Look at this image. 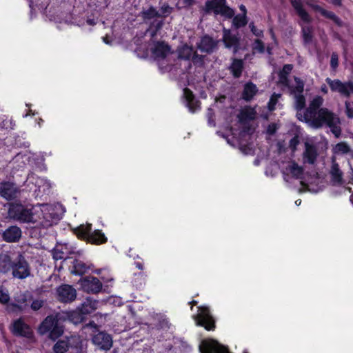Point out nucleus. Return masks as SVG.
Wrapping results in <instances>:
<instances>
[{
  "label": "nucleus",
  "instance_id": "1",
  "mask_svg": "<svg viewBox=\"0 0 353 353\" xmlns=\"http://www.w3.org/2000/svg\"><path fill=\"white\" fill-rule=\"evenodd\" d=\"M8 214L14 220L22 223H32L37 227L48 228L57 223L59 215L52 205L41 204L26 208L21 204H12Z\"/></svg>",
  "mask_w": 353,
  "mask_h": 353
},
{
  "label": "nucleus",
  "instance_id": "2",
  "mask_svg": "<svg viewBox=\"0 0 353 353\" xmlns=\"http://www.w3.org/2000/svg\"><path fill=\"white\" fill-rule=\"evenodd\" d=\"M323 103V99L320 96H316L310 102L309 107L303 114H296L297 118L309 124L314 128H320L326 125L331 129L336 137L341 134V128L339 117L327 108H320Z\"/></svg>",
  "mask_w": 353,
  "mask_h": 353
},
{
  "label": "nucleus",
  "instance_id": "3",
  "mask_svg": "<svg viewBox=\"0 0 353 353\" xmlns=\"http://www.w3.org/2000/svg\"><path fill=\"white\" fill-rule=\"evenodd\" d=\"M59 314L48 316L41 323L39 332L41 335L49 334V338L55 341L63 333V327L60 324Z\"/></svg>",
  "mask_w": 353,
  "mask_h": 353
},
{
  "label": "nucleus",
  "instance_id": "4",
  "mask_svg": "<svg viewBox=\"0 0 353 353\" xmlns=\"http://www.w3.org/2000/svg\"><path fill=\"white\" fill-rule=\"evenodd\" d=\"M91 224L81 225L77 229V234L79 237L86 239L94 244H101L106 242L107 238L100 230L91 232Z\"/></svg>",
  "mask_w": 353,
  "mask_h": 353
},
{
  "label": "nucleus",
  "instance_id": "5",
  "mask_svg": "<svg viewBox=\"0 0 353 353\" xmlns=\"http://www.w3.org/2000/svg\"><path fill=\"white\" fill-rule=\"evenodd\" d=\"M205 12H213L215 14H221L227 18H232L234 11L226 6V0H208L205 3Z\"/></svg>",
  "mask_w": 353,
  "mask_h": 353
},
{
  "label": "nucleus",
  "instance_id": "6",
  "mask_svg": "<svg viewBox=\"0 0 353 353\" xmlns=\"http://www.w3.org/2000/svg\"><path fill=\"white\" fill-rule=\"evenodd\" d=\"M325 81L332 92H338L345 97L353 95V81L342 82L339 79L332 80L329 77L326 78Z\"/></svg>",
  "mask_w": 353,
  "mask_h": 353
},
{
  "label": "nucleus",
  "instance_id": "7",
  "mask_svg": "<svg viewBox=\"0 0 353 353\" xmlns=\"http://www.w3.org/2000/svg\"><path fill=\"white\" fill-rule=\"evenodd\" d=\"M12 274L14 278L19 279H24L30 276V266L25 257L21 254H19L14 261Z\"/></svg>",
  "mask_w": 353,
  "mask_h": 353
},
{
  "label": "nucleus",
  "instance_id": "8",
  "mask_svg": "<svg viewBox=\"0 0 353 353\" xmlns=\"http://www.w3.org/2000/svg\"><path fill=\"white\" fill-rule=\"evenodd\" d=\"M196 321L197 325L203 326L208 330H211L214 327V321L206 307L199 308Z\"/></svg>",
  "mask_w": 353,
  "mask_h": 353
},
{
  "label": "nucleus",
  "instance_id": "9",
  "mask_svg": "<svg viewBox=\"0 0 353 353\" xmlns=\"http://www.w3.org/2000/svg\"><path fill=\"white\" fill-rule=\"evenodd\" d=\"M153 57L157 61L166 59L172 53L170 46L164 41H157L151 48Z\"/></svg>",
  "mask_w": 353,
  "mask_h": 353
},
{
  "label": "nucleus",
  "instance_id": "10",
  "mask_svg": "<svg viewBox=\"0 0 353 353\" xmlns=\"http://www.w3.org/2000/svg\"><path fill=\"white\" fill-rule=\"evenodd\" d=\"M199 349L201 353H229L225 347L212 339L203 341Z\"/></svg>",
  "mask_w": 353,
  "mask_h": 353
},
{
  "label": "nucleus",
  "instance_id": "11",
  "mask_svg": "<svg viewBox=\"0 0 353 353\" xmlns=\"http://www.w3.org/2000/svg\"><path fill=\"white\" fill-rule=\"evenodd\" d=\"M92 341L95 346L102 350H108L112 345L111 336L103 332L94 334Z\"/></svg>",
  "mask_w": 353,
  "mask_h": 353
},
{
  "label": "nucleus",
  "instance_id": "12",
  "mask_svg": "<svg viewBox=\"0 0 353 353\" xmlns=\"http://www.w3.org/2000/svg\"><path fill=\"white\" fill-rule=\"evenodd\" d=\"M19 194L20 190L14 183L5 182L0 185V194L7 200L14 199L17 198Z\"/></svg>",
  "mask_w": 353,
  "mask_h": 353
},
{
  "label": "nucleus",
  "instance_id": "13",
  "mask_svg": "<svg viewBox=\"0 0 353 353\" xmlns=\"http://www.w3.org/2000/svg\"><path fill=\"white\" fill-rule=\"evenodd\" d=\"M59 299L61 302H71L74 301L77 296L76 290L69 285H62L57 290Z\"/></svg>",
  "mask_w": 353,
  "mask_h": 353
},
{
  "label": "nucleus",
  "instance_id": "14",
  "mask_svg": "<svg viewBox=\"0 0 353 353\" xmlns=\"http://www.w3.org/2000/svg\"><path fill=\"white\" fill-rule=\"evenodd\" d=\"M81 287L87 292L97 293L101 291L102 283L99 279L90 276L81 281Z\"/></svg>",
  "mask_w": 353,
  "mask_h": 353
},
{
  "label": "nucleus",
  "instance_id": "15",
  "mask_svg": "<svg viewBox=\"0 0 353 353\" xmlns=\"http://www.w3.org/2000/svg\"><path fill=\"white\" fill-rule=\"evenodd\" d=\"M223 41L227 48H233L234 53L238 51L239 38L236 34H232L230 30L226 29L223 30Z\"/></svg>",
  "mask_w": 353,
  "mask_h": 353
},
{
  "label": "nucleus",
  "instance_id": "16",
  "mask_svg": "<svg viewBox=\"0 0 353 353\" xmlns=\"http://www.w3.org/2000/svg\"><path fill=\"white\" fill-rule=\"evenodd\" d=\"M74 252L68 244L57 245L52 250L53 259L56 261L66 259L68 256Z\"/></svg>",
  "mask_w": 353,
  "mask_h": 353
},
{
  "label": "nucleus",
  "instance_id": "17",
  "mask_svg": "<svg viewBox=\"0 0 353 353\" xmlns=\"http://www.w3.org/2000/svg\"><path fill=\"white\" fill-rule=\"evenodd\" d=\"M21 236V230L17 226H10L2 234L3 240L6 242H17Z\"/></svg>",
  "mask_w": 353,
  "mask_h": 353
},
{
  "label": "nucleus",
  "instance_id": "18",
  "mask_svg": "<svg viewBox=\"0 0 353 353\" xmlns=\"http://www.w3.org/2000/svg\"><path fill=\"white\" fill-rule=\"evenodd\" d=\"M332 182L334 185H341L343 183V172L341 170L339 164L335 158L332 159V165L330 170Z\"/></svg>",
  "mask_w": 353,
  "mask_h": 353
},
{
  "label": "nucleus",
  "instance_id": "19",
  "mask_svg": "<svg viewBox=\"0 0 353 353\" xmlns=\"http://www.w3.org/2000/svg\"><path fill=\"white\" fill-rule=\"evenodd\" d=\"M318 153L316 148L312 144L306 142L305 143V151L303 154L304 163L314 164L317 158Z\"/></svg>",
  "mask_w": 353,
  "mask_h": 353
},
{
  "label": "nucleus",
  "instance_id": "20",
  "mask_svg": "<svg viewBox=\"0 0 353 353\" xmlns=\"http://www.w3.org/2000/svg\"><path fill=\"white\" fill-rule=\"evenodd\" d=\"M79 341H80V338L77 336H72L68 338L67 341L59 340L54 344L53 350L55 353H65L68 351L70 345L72 344V342Z\"/></svg>",
  "mask_w": 353,
  "mask_h": 353
},
{
  "label": "nucleus",
  "instance_id": "21",
  "mask_svg": "<svg viewBox=\"0 0 353 353\" xmlns=\"http://www.w3.org/2000/svg\"><path fill=\"white\" fill-rule=\"evenodd\" d=\"M15 303H12L8 306L9 311H17L25 310L27 307V296L26 294L20 292L14 297Z\"/></svg>",
  "mask_w": 353,
  "mask_h": 353
},
{
  "label": "nucleus",
  "instance_id": "22",
  "mask_svg": "<svg viewBox=\"0 0 353 353\" xmlns=\"http://www.w3.org/2000/svg\"><path fill=\"white\" fill-rule=\"evenodd\" d=\"M12 332L14 334L28 337L32 334L30 327L21 319L14 322Z\"/></svg>",
  "mask_w": 353,
  "mask_h": 353
},
{
  "label": "nucleus",
  "instance_id": "23",
  "mask_svg": "<svg viewBox=\"0 0 353 353\" xmlns=\"http://www.w3.org/2000/svg\"><path fill=\"white\" fill-rule=\"evenodd\" d=\"M217 43L212 38L208 36H204L198 43V48L201 52H212L216 47Z\"/></svg>",
  "mask_w": 353,
  "mask_h": 353
},
{
  "label": "nucleus",
  "instance_id": "24",
  "mask_svg": "<svg viewBox=\"0 0 353 353\" xmlns=\"http://www.w3.org/2000/svg\"><path fill=\"white\" fill-rule=\"evenodd\" d=\"M291 3L297 14L303 22L309 23L311 21V17L304 9L302 1L301 0H291Z\"/></svg>",
  "mask_w": 353,
  "mask_h": 353
},
{
  "label": "nucleus",
  "instance_id": "25",
  "mask_svg": "<svg viewBox=\"0 0 353 353\" xmlns=\"http://www.w3.org/2000/svg\"><path fill=\"white\" fill-rule=\"evenodd\" d=\"M14 261L6 252L0 253V272L7 273L12 269Z\"/></svg>",
  "mask_w": 353,
  "mask_h": 353
},
{
  "label": "nucleus",
  "instance_id": "26",
  "mask_svg": "<svg viewBox=\"0 0 353 353\" xmlns=\"http://www.w3.org/2000/svg\"><path fill=\"white\" fill-rule=\"evenodd\" d=\"M72 274L77 275H82L85 274L89 269V266L79 259H74L72 262V265L70 267Z\"/></svg>",
  "mask_w": 353,
  "mask_h": 353
},
{
  "label": "nucleus",
  "instance_id": "27",
  "mask_svg": "<svg viewBox=\"0 0 353 353\" xmlns=\"http://www.w3.org/2000/svg\"><path fill=\"white\" fill-rule=\"evenodd\" d=\"M183 95L190 111L194 112L199 108V102L194 99L192 92L188 88L183 90Z\"/></svg>",
  "mask_w": 353,
  "mask_h": 353
},
{
  "label": "nucleus",
  "instance_id": "28",
  "mask_svg": "<svg viewBox=\"0 0 353 353\" xmlns=\"http://www.w3.org/2000/svg\"><path fill=\"white\" fill-rule=\"evenodd\" d=\"M231 73L235 78H239L242 74L243 69V61L241 59H233L229 68Z\"/></svg>",
  "mask_w": 353,
  "mask_h": 353
},
{
  "label": "nucleus",
  "instance_id": "29",
  "mask_svg": "<svg viewBox=\"0 0 353 353\" xmlns=\"http://www.w3.org/2000/svg\"><path fill=\"white\" fill-rule=\"evenodd\" d=\"M258 89L253 83H247L244 86V90L242 94L243 99L246 101L251 100L254 96L257 93Z\"/></svg>",
  "mask_w": 353,
  "mask_h": 353
},
{
  "label": "nucleus",
  "instance_id": "30",
  "mask_svg": "<svg viewBox=\"0 0 353 353\" xmlns=\"http://www.w3.org/2000/svg\"><path fill=\"white\" fill-rule=\"evenodd\" d=\"M98 307V301L90 299L86 301L79 307L85 314H90L96 310Z\"/></svg>",
  "mask_w": 353,
  "mask_h": 353
},
{
  "label": "nucleus",
  "instance_id": "31",
  "mask_svg": "<svg viewBox=\"0 0 353 353\" xmlns=\"http://www.w3.org/2000/svg\"><path fill=\"white\" fill-rule=\"evenodd\" d=\"M84 315L85 314L83 313L81 310L78 308L76 310L68 313L67 317L71 323L77 325L83 322L84 320Z\"/></svg>",
  "mask_w": 353,
  "mask_h": 353
},
{
  "label": "nucleus",
  "instance_id": "32",
  "mask_svg": "<svg viewBox=\"0 0 353 353\" xmlns=\"http://www.w3.org/2000/svg\"><path fill=\"white\" fill-rule=\"evenodd\" d=\"M178 57L181 59L188 60L193 55H195V52H194L193 48L192 47L188 46V45H183L181 48L178 49Z\"/></svg>",
  "mask_w": 353,
  "mask_h": 353
},
{
  "label": "nucleus",
  "instance_id": "33",
  "mask_svg": "<svg viewBox=\"0 0 353 353\" xmlns=\"http://www.w3.org/2000/svg\"><path fill=\"white\" fill-rule=\"evenodd\" d=\"M256 112L254 108L245 107L243 108L239 115V119L241 121H251L255 119Z\"/></svg>",
  "mask_w": 353,
  "mask_h": 353
},
{
  "label": "nucleus",
  "instance_id": "34",
  "mask_svg": "<svg viewBox=\"0 0 353 353\" xmlns=\"http://www.w3.org/2000/svg\"><path fill=\"white\" fill-rule=\"evenodd\" d=\"M286 171L289 172L294 177L301 179L303 169L295 162H292L287 166Z\"/></svg>",
  "mask_w": 353,
  "mask_h": 353
},
{
  "label": "nucleus",
  "instance_id": "35",
  "mask_svg": "<svg viewBox=\"0 0 353 353\" xmlns=\"http://www.w3.org/2000/svg\"><path fill=\"white\" fill-rule=\"evenodd\" d=\"M36 185L40 193L48 194L51 188V183L45 179L39 178L36 181Z\"/></svg>",
  "mask_w": 353,
  "mask_h": 353
},
{
  "label": "nucleus",
  "instance_id": "36",
  "mask_svg": "<svg viewBox=\"0 0 353 353\" xmlns=\"http://www.w3.org/2000/svg\"><path fill=\"white\" fill-rule=\"evenodd\" d=\"M314 8L315 10L320 12L325 17L332 19L333 21H334L338 25L341 24L340 19L335 15V14L334 12L326 10L323 9V8L320 7L319 6H314Z\"/></svg>",
  "mask_w": 353,
  "mask_h": 353
},
{
  "label": "nucleus",
  "instance_id": "37",
  "mask_svg": "<svg viewBox=\"0 0 353 353\" xmlns=\"http://www.w3.org/2000/svg\"><path fill=\"white\" fill-rule=\"evenodd\" d=\"M304 83L298 77H294V82L289 85L292 93L301 94L303 91Z\"/></svg>",
  "mask_w": 353,
  "mask_h": 353
},
{
  "label": "nucleus",
  "instance_id": "38",
  "mask_svg": "<svg viewBox=\"0 0 353 353\" xmlns=\"http://www.w3.org/2000/svg\"><path fill=\"white\" fill-rule=\"evenodd\" d=\"M302 34L304 43L309 44L312 41L313 28L310 26H304L302 27Z\"/></svg>",
  "mask_w": 353,
  "mask_h": 353
},
{
  "label": "nucleus",
  "instance_id": "39",
  "mask_svg": "<svg viewBox=\"0 0 353 353\" xmlns=\"http://www.w3.org/2000/svg\"><path fill=\"white\" fill-rule=\"evenodd\" d=\"M294 99H295V108L297 110V114L301 113L303 114L301 111L305 108V99L304 96L301 94H294Z\"/></svg>",
  "mask_w": 353,
  "mask_h": 353
},
{
  "label": "nucleus",
  "instance_id": "40",
  "mask_svg": "<svg viewBox=\"0 0 353 353\" xmlns=\"http://www.w3.org/2000/svg\"><path fill=\"white\" fill-rule=\"evenodd\" d=\"M350 148L345 142L337 143L334 148V152L336 154H347L350 152Z\"/></svg>",
  "mask_w": 353,
  "mask_h": 353
},
{
  "label": "nucleus",
  "instance_id": "41",
  "mask_svg": "<svg viewBox=\"0 0 353 353\" xmlns=\"http://www.w3.org/2000/svg\"><path fill=\"white\" fill-rule=\"evenodd\" d=\"M247 23L246 15L238 14L233 19V25L236 28H240L244 26Z\"/></svg>",
  "mask_w": 353,
  "mask_h": 353
},
{
  "label": "nucleus",
  "instance_id": "42",
  "mask_svg": "<svg viewBox=\"0 0 353 353\" xmlns=\"http://www.w3.org/2000/svg\"><path fill=\"white\" fill-rule=\"evenodd\" d=\"M143 17L144 19H151L159 16V12L152 7L143 11Z\"/></svg>",
  "mask_w": 353,
  "mask_h": 353
},
{
  "label": "nucleus",
  "instance_id": "43",
  "mask_svg": "<svg viewBox=\"0 0 353 353\" xmlns=\"http://www.w3.org/2000/svg\"><path fill=\"white\" fill-rule=\"evenodd\" d=\"M281 97L280 94H273L268 103V108L270 110H274V106L277 103L278 99Z\"/></svg>",
  "mask_w": 353,
  "mask_h": 353
},
{
  "label": "nucleus",
  "instance_id": "44",
  "mask_svg": "<svg viewBox=\"0 0 353 353\" xmlns=\"http://www.w3.org/2000/svg\"><path fill=\"white\" fill-rule=\"evenodd\" d=\"M339 65V57L336 52H333L331 55L330 66L333 70H336Z\"/></svg>",
  "mask_w": 353,
  "mask_h": 353
},
{
  "label": "nucleus",
  "instance_id": "45",
  "mask_svg": "<svg viewBox=\"0 0 353 353\" xmlns=\"http://www.w3.org/2000/svg\"><path fill=\"white\" fill-rule=\"evenodd\" d=\"M43 305V301L41 299L34 300L31 303V308L34 310H39Z\"/></svg>",
  "mask_w": 353,
  "mask_h": 353
},
{
  "label": "nucleus",
  "instance_id": "46",
  "mask_svg": "<svg viewBox=\"0 0 353 353\" xmlns=\"http://www.w3.org/2000/svg\"><path fill=\"white\" fill-rule=\"evenodd\" d=\"M346 110L345 113L348 118L352 119L353 118V103L350 102H346Z\"/></svg>",
  "mask_w": 353,
  "mask_h": 353
},
{
  "label": "nucleus",
  "instance_id": "47",
  "mask_svg": "<svg viewBox=\"0 0 353 353\" xmlns=\"http://www.w3.org/2000/svg\"><path fill=\"white\" fill-rule=\"evenodd\" d=\"M254 49L257 50L259 52H263L264 51V45L262 41L260 40H256L254 43Z\"/></svg>",
  "mask_w": 353,
  "mask_h": 353
},
{
  "label": "nucleus",
  "instance_id": "48",
  "mask_svg": "<svg viewBox=\"0 0 353 353\" xmlns=\"http://www.w3.org/2000/svg\"><path fill=\"white\" fill-rule=\"evenodd\" d=\"M279 83H281L282 85L289 88V85L290 84L289 83V81L288 79V76L279 73Z\"/></svg>",
  "mask_w": 353,
  "mask_h": 353
},
{
  "label": "nucleus",
  "instance_id": "49",
  "mask_svg": "<svg viewBox=\"0 0 353 353\" xmlns=\"http://www.w3.org/2000/svg\"><path fill=\"white\" fill-rule=\"evenodd\" d=\"M10 299L8 293L4 292L3 290H0V302L2 303H6Z\"/></svg>",
  "mask_w": 353,
  "mask_h": 353
},
{
  "label": "nucleus",
  "instance_id": "50",
  "mask_svg": "<svg viewBox=\"0 0 353 353\" xmlns=\"http://www.w3.org/2000/svg\"><path fill=\"white\" fill-rule=\"evenodd\" d=\"M250 27L251 28V31L252 32V33L256 37H261L263 35V31L261 30L256 28L254 26L253 23H251L250 24Z\"/></svg>",
  "mask_w": 353,
  "mask_h": 353
},
{
  "label": "nucleus",
  "instance_id": "51",
  "mask_svg": "<svg viewBox=\"0 0 353 353\" xmlns=\"http://www.w3.org/2000/svg\"><path fill=\"white\" fill-rule=\"evenodd\" d=\"M292 70V65L290 64H286L283 66L282 70L279 72L281 74L288 76Z\"/></svg>",
  "mask_w": 353,
  "mask_h": 353
},
{
  "label": "nucleus",
  "instance_id": "52",
  "mask_svg": "<svg viewBox=\"0 0 353 353\" xmlns=\"http://www.w3.org/2000/svg\"><path fill=\"white\" fill-rule=\"evenodd\" d=\"M299 143V140L297 137L292 138L290 141V147L292 148L293 151L296 150V145Z\"/></svg>",
  "mask_w": 353,
  "mask_h": 353
},
{
  "label": "nucleus",
  "instance_id": "53",
  "mask_svg": "<svg viewBox=\"0 0 353 353\" xmlns=\"http://www.w3.org/2000/svg\"><path fill=\"white\" fill-rule=\"evenodd\" d=\"M276 131V125L274 123L269 125V126L267 129V132L269 134H273L275 133Z\"/></svg>",
  "mask_w": 353,
  "mask_h": 353
},
{
  "label": "nucleus",
  "instance_id": "54",
  "mask_svg": "<svg viewBox=\"0 0 353 353\" xmlns=\"http://www.w3.org/2000/svg\"><path fill=\"white\" fill-rule=\"evenodd\" d=\"M183 3L185 7L189 8L192 6L194 3V0H183Z\"/></svg>",
  "mask_w": 353,
  "mask_h": 353
},
{
  "label": "nucleus",
  "instance_id": "55",
  "mask_svg": "<svg viewBox=\"0 0 353 353\" xmlns=\"http://www.w3.org/2000/svg\"><path fill=\"white\" fill-rule=\"evenodd\" d=\"M239 9L243 12L242 14L246 15L247 10H246V8H245V6L244 5H241L239 6Z\"/></svg>",
  "mask_w": 353,
  "mask_h": 353
},
{
  "label": "nucleus",
  "instance_id": "56",
  "mask_svg": "<svg viewBox=\"0 0 353 353\" xmlns=\"http://www.w3.org/2000/svg\"><path fill=\"white\" fill-rule=\"evenodd\" d=\"M321 92H323L324 94H327V92H328L327 88V87H326V85H322V86H321Z\"/></svg>",
  "mask_w": 353,
  "mask_h": 353
},
{
  "label": "nucleus",
  "instance_id": "57",
  "mask_svg": "<svg viewBox=\"0 0 353 353\" xmlns=\"http://www.w3.org/2000/svg\"><path fill=\"white\" fill-rule=\"evenodd\" d=\"M162 9L163 10V12H168V13L170 12V10H171V8L168 6L162 7Z\"/></svg>",
  "mask_w": 353,
  "mask_h": 353
},
{
  "label": "nucleus",
  "instance_id": "58",
  "mask_svg": "<svg viewBox=\"0 0 353 353\" xmlns=\"http://www.w3.org/2000/svg\"><path fill=\"white\" fill-rule=\"evenodd\" d=\"M331 3L335 5H340L341 0H329Z\"/></svg>",
  "mask_w": 353,
  "mask_h": 353
},
{
  "label": "nucleus",
  "instance_id": "59",
  "mask_svg": "<svg viewBox=\"0 0 353 353\" xmlns=\"http://www.w3.org/2000/svg\"><path fill=\"white\" fill-rule=\"evenodd\" d=\"M93 327L96 328L97 325L95 323H90L86 325V326H85V327Z\"/></svg>",
  "mask_w": 353,
  "mask_h": 353
},
{
  "label": "nucleus",
  "instance_id": "60",
  "mask_svg": "<svg viewBox=\"0 0 353 353\" xmlns=\"http://www.w3.org/2000/svg\"><path fill=\"white\" fill-rule=\"evenodd\" d=\"M301 203V201L300 199H298L295 201L296 205H299Z\"/></svg>",
  "mask_w": 353,
  "mask_h": 353
},
{
  "label": "nucleus",
  "instance_id": "61",
  "mask_svg": "<svg viewBox=\"0 0 353 353\" xmlns=\"http://www.w3.org/2000/svg\"><path fill=\"white\" fill-rule=\"evenodd\" d=\"M162 26V22H159L157 26V29L160 28Z\"/></svg>",
  "mask_w": 353,
  "mask_h": 353
},
{
  "label": "nucleus",
  "instance_id": "62",
  "mask_svg": "<svg viewBox=\"0 0 353 353\" xmlns=\"http://www.w3.org/2000/svg\"><path fill=\"white\" fill-rule=\"evenodd\" d=\"M103 41H104L105 43H109V42H108V39H106V37H103Z\"/></svg>",
  "mask_w": 353,
  "mask_h": 353
},
{
  "label": "nucleus",
  "instance_id": "63",
  "mask_svg": "<svg viewBox=\"0 0 353 353\" xmlns=\"http://www.w3.org/2000/svg\"><path fill=\"white\" fill-rule=\"evenodd\" d=\"M350 201H352V203H353V195H352V196H350Z\"/></svg>",
  "mask_w": 353,
  "mask_h": 353
},
{
  "label": "nucleus",
  "instance_id": "64",
  "mask_svg": "<svg viewBox=\"0 0 353 353\" xmlns=\"http://www.w3.org/2000/svg\"><path fill=\"white\" fill-rule=\"evenodd\" d=\"M137 267H138L139 268H140V269H141V268H142V267H141V265H139V264H138V265H137Z\"/></svg>",
  "mask_w": 353,
  "mask_h": 353
}]
</instances>
